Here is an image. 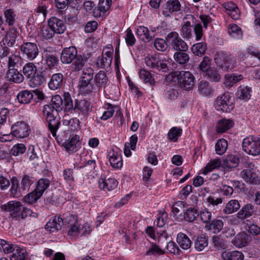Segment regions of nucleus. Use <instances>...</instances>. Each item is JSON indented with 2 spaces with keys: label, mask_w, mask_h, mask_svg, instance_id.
<instances>
[{
  "label": "nucleus",
  "mask_w": 260,
  "mask_h": 260,
  "mask_svg": "<svg viewBox=\"0 0 260 260\" xmlns=\"http://www.w3.org/2000/svg\"><path fill=\"white\" fill-rule=\"evenodd\" d=\"M33 98V93L28 90L21 91L17 95V99L19 103L23 104L29 103Z\"/></svg>",
  "instance_id": "35"
},
{
  "label": "nucleus",
  "mask_w": 260,
  "mask_h": 260,
  "mask_svg": "<svg viewBox=\"0 0 260 260\" xmlns=\"http://www.w3.org/2000/svg\"><path fill=\"white\" fill-rule=\"evenodd\" d=\"M139 77L145 83H149L150 85L155 84V81L150 73L145 70H140Z\"/></svg>",
  "instance_id": "56"
},
{
  "label": "nucleus",
  "mask_w": 260,
  "mask_h": 260,
  "mask_svg": "<svg viewBox=\"0 0 260 260\" xmlns=\"http://www.w3.org/2000/svg\"><path fill=\"white\" fill-rule=\"evenodd\" d=\"M64 110L69 112L73 109V103L71 97L69 93H66L64 95Z\"/></svg>",
  "instance_id": "63"
},
{
  "label": "nucleus",
  "mask_w": 260,
  "mask_h": 260,
  "mask_svg": "<svg viewBox=\"0 0 260 260\" xmlns=\"http://www.w3.org/2000/svg\"><path fill=\"white\" fill-rule=\"evenodd\" d=\"M207 50L206 44L203 42L194 44L191 47L192 53L197 56H202Z\"/></svg>",
  "instance_id": "47"
},
{
  "label": "nucleus",
  "mask_w": 260,
  "mask_h": 260,
  "mask_svg": "<svg viewBox=\"0 0 260 260\" xmlns=\"http://www.w3.org/2000/svg\"><path fill=\"white\" fill-rule=\"evenodd\" d=\"M180 32L183 38H190L192 34V26L189 21H186L182 25Z\"/></svg>",
  "instance_id": "52"
},
{
  "label": "nucleus",
  "mask_w": 260,
  "mask_h": 260,
  "mask_svg": "<svg viewBox=\"0 0 260 260\" xmlns=\"http://www.w3.org/2000/svg\"><path fill=\"white\" fill-rule=\"evenodd\" d=\"M93 75L94 71L91 67H86L83 69L78 84L80 91L87 93L92 92L93 88L91 82Z\"/></svg>",
  "instance_id": "2"
},
{
  "label": "nucleus",
  "mask_w": 260,
  "mask_h": 260,
  "mask_svg": "<svg viewBox=\"0 0 260 260\" xmlns=\"http://www.w3.org/2000/svg\"><path fill=\"white\" fill-rule=\"evenodd\" d=\"M182 129L177 127H173L169 131L168 136L169 139L173 141H177L178 138L180 137L182 134Z\"/></svg>",
  "instance_id": "57"
},
{
  "label": "nucleus",
  "mask_w": 260,
  "mask_h": 260,
  "mask_svg": "<svg viewBox=\"0 0 260 260\" xmlns=\"http://www.w3.org/2000/svg\"><path fill=\"white\" fill-rule=\"evenodd\" d=\"M109 161L111 166L114 169H119L122 166V158L117 153H113L109 157Z\"/></svg>",
  "instance_id": "51"
},
{
  "label": "nucleus",
  "mask_w": 260,
  "mask_h": 260,
  "mask_svg": "<svg viewBox=\"0 0 260 260\" xmlns=\"http://www.w3.org/2000/svg\"><path fill=\"white\" fill-rule=\"evenodd\" d=\"M52 106L45 105L43 109V115L48 122V128L53 137L56 136V131L58 129L60 122L53 114L54 109L56 112H60L63 108V100L59 95L53 96L51 99Z\"/></svg>",
  "instance_id": "1"
},
{
  "label": "nucleus",
  "mask_w": 260,
  "mask_h": 260,
  "mask_svg": "<svg viewBox=\"0 0 260 260\" xmlns=\"http://www.w3.org/2000/svg\"><path fill=\"white\" fill-rule=\"evenodd\" d=\"M48 24L54 34H61L66 30V26L63 21L56 17L50 18L48 20Z\"/></svg>",
  "instance_id": "18"
},
{
  "label": "nucleus",
  "mask_w": 260,
  "mask_h": 260,
  "mask_svg": "<svg viewBox=\"0 0 260 260\" xmlns=\"http://www.w3.org/2000/svg\"><path fill=\"white\" fill-rule=\"evenodd\" d=\"M164 251L159 248L156 244H153L146 252L145 255L147 256H155L157 255L163 254Z\"/></svg>",
  "instance_id": "59"
},
{
  "label": "nucleus",
  "mask_w": 260,
  "mask_h": 260,
  "mask_svg": "<svg viewBox=\"0 0 260 260\" xmlns=\"http://www.w3.org/2000/svg\"><path fill=\"white\" fill-rule=\"evenodd\" d=\"M50 181L48 179L42 178L39 180L37 186L35 190L39 194L42 196L43 193L49 186Z\"/></svg>",
  "instance_id": "50"
},
{
  "label": "nucleus",
  "mask_w": 260,
  "mask_h": 260,
  "mask_svg": "<svg viewBox=\"0 0 260 260\" xmlns=\"http://www.w3.org/2000/svg\"><path fill=\"white\" fill-rule=\"evenodd\" d=\"M208 242L207 238L204 236L198 237L195 242V248L198 251H202L208 246Z\"/></svg>",
  "instance_id": "53"
},
{
  "label": "nucleus",
  "mask_w": 260,
  "mask_h": 260,
  "mask_svg": "<svg viewBox=\"0 0 260 260\" xmlns=\"http://www.w3.org/2000/svg\"><path fill=\"white\" fill-rule=\"evenodd\" d=\"M207 78L213 82H219L221 79V75L218 70L215 68H211L206 73Z\"/></svg>",
  "instance_id": "45"
},
{
  "label": "nucleus",
  "mask_w": 260,
  "mask_h": 260,
  "mask_svg": "<svg viewBox=\"0 0 260 260\" xmlns=\"http://www.w3.org/2000/svg\"><path fill=\"white\" fill-rule=\"evenodd\" d=\"M63 76L61 73L53 74L48 83L49 87L52 90H56L60 88L62 84Z\"/></svg>",
  "instance_id": "28"
},
{
  "label": "nucleus",
  "mask_w": 260,
  "mask_h": 260,
  "mask_svg": "<svg viewBox=\"0 0 260 260\" xmlns=\"http://www.w3.org/2000/svg\"><path fill=\"white\" fill-rule=\"evenodd\" d=\"M240 176L248 183L257 184L259 182V180L256 173V169L252 165H250L249 167H247L242 171Z\"/></svg>",
  "instance_id": "11"
},
{
  "label": "nucleus",
  "mask_w": 260,
  "mask_h": 260,
  "mask_svg": "<svg viewBox=\"0 0 260 260\" xmlns=\"http://www.w3.org/2000/svg\"><path fill=\"white\" fill-rule=\"evenodd\" d=\"M228 146V142L225 139H219L215 146V150L216 153L218 155H222L225 152Z\"/></svg>",
  "instance_id": "46"
},
{
  "label": "nucleus",
  "mask_w": 260,
  "mask_h": 260,
  "mask_svg": "<svg viewBox=\"0 0 260 260\" xmlns=\"http://www.w3.org/2000/svg\"><path fill=\"white\" fill-rule=\"evenodd\" d=\"M198 212L194 208L190 207L187 209L184 213V218L185 221L191 222L193 221L198 216Z\"/></svg>",
  "instance_id": "48"
},
{
  "label": "nucleus",
  "mask_w": 260,
  "mask_h": 260,
  "mask_svg": "<svg viewBox=\"0 0 260 260\" xmlns=\"http://www.w3.org/2000/svg\"><path fill=\"white\" fill-rule=\"evenodd\" d=\"M228 31L230 35L233 38L240 39L242 37L241 29L236 24L230 25Z\"/></svg>",
  "instance_id": "54"
},
{
  "label": "nucleus",
  "mask_w": 260,
  "mask_h": 260,
  "mask_svg": "<svg viewBox=\"0 0 260 260\" xmlns=\"http://www.w3.org/2000/svg\"><path fill=\"white\" fill-rule=\"evenodd\" d=\"M78 55L77 50L75 47L71 46L64 48L61 54L60 60L63 63H72Z\"/></svg>",
  "instance_id": "16"
},
{
  "label": "nucleus",
  "mask_w": 260,
  "mask_h": 260,
  "mask_svg": "<svg viewBox=\"0 0 260 260\" xmlns=\"http://www.w3.org/2000/svg\"><path fill=\"white\" fill-rule=\"evenodd\" d=\"M216 63L224 71H228L234 69L236 66V61L231 54L223 53L218 54L215 59Z\"/></svg>",
  "instance_id": "7"
},
{
  "label": "nucleus",
  "mask_w": 260,
  "mask_h": 260,
  "mask_svg": "<svg viewBox=\"0 0 260 260\" xmlns=\"http://www.w3.org/2000/svg\"><path fill=\"white\" fill-rule=\"evenodd\" d=\"M92 107L89 102L86 100L76 101L74 109L80 111L84 115H88L89 112L91 110Z\"/></svg>",
  "instance_id": "31"
},
{
  "label": "nucleus",
  "mask_w": 260,
  "mask_h": 260,
  "mask_svg": "<svg viewBox=\"0 0 260 260\" xmlns=\"http://www.w3.org/2000/svg\"><path fill=\"white\" fill-rule=\"evenodd\" d=\"M243 150L247 153L253 156L260 154V142L258 139L254 137H247L243 141Z\"/></svg>",
  "instance_id": "6"
},
{
  "label": "nucleus",
  "mask_w": 260,
  "mask_h": 260,
  "mask_svg": "<svg viewBox=\"0 0 260 260\" xmlns=\"http://www.w3.org/2000/svg\"><path fill=\"white\" fill-rule=\"evenodd\" d=\"M251 88L245 86H240L237 92L238 98L241 100L247 101L251 96Z\"/></svg>",
  "instance_id": "42"
},
{
  "label": "nucleus",
  "mask_w": 260,
  "mask_h": 260,
  "mask_svg": "<svg viewBox=\"0 0 260 260\" xmlns=\"http://www.w3.org/2000/svg\"><path fill=\"white\" fill-rule=\"evenodd\" d=\"M213 246L217 249H224L226 248L225 241L217 236H213L212 239Z\"/></svg>",
  "instance_id": "62"
},
{
  "label": "nucleus",
  "mask_w": 260,
  "mask_h": 260,
  "mask_svg": "<svg viewBox=\"0 0 260 260\" xmlns=\"http://www.w3.org/2000/svg\"><path fill=\"white\" fill-rule=\"evenodd\" d=\"M87 58L82 56L81 55H78L76 58L74 59L72 62L70 69L72 72H79L81 70H83L87 62Z\"/></svg>",
  "instance_id": "23"
},
{
  "label": "nucleus",
  "mask_w": 260,
  "mask_h": 260,
  "mask_svg": "<svg viewBox=\"0 0 260 260\" xmlns=\"http://www.w3.org/2000/svg\"><path fill=\"white\" fill-rule=\"evenodd\" d=\"M21 51L26 58L31 61L34 60L39 53L37 45L31 42L24 43L21 46Z\"/></svg>",
  "instance_id": "10"
},
{
  "label": "nucleus",
  "mask_w": 260,
  "mask_h": 260,
  "mask_svg": "<svg viewBox=\"0 0 260 260\" xmlns=\"http://www.w3.org/2000/svg\"><path fill=\"white\" fill-rule=\"evenodd\" d=\"M63 221L61 217L55 216L50 220L46 224V229L50 232L53 233L60 230L63 225Z\"/></svg>",
  "instance_id": "21"
},
{
  "label": "nucleus",
  "mask_w": 260,
  "mask_h": 260,
  "mask_svg": "<svg viewBox=\"0 0 260 260\" xmlns=\"http://www.w3.org/2000/svg\"><path fill=\"white\" fill-rule=\"evenodd\" d=\"M167 44L166 40L165 41L161 39H156L154 42V46L155 48L158 51H164L167 48Z\"/></svg>",
  "instance_id": "64"
},
{
  "label": "nucleus",
  "mask_w": 260,
  "mask_h": 260,
  "mask_svg": "<svg viewBox=\"0 0 260 260\" xmlns=\"http://www.w3.org/2000/svg\"><path fill=\"white\" fill-rule=\"evenodd\" d=\"M118 185V182L114 178L107 179L101 178L99 181V186L101 189L110 191L115 189Z\"/></svg>",
  "instance_id": "22"
},
{
  "label": "nucleus",
  "mask_w": 260,
  "mask_h": 260,
  "mask_svg": "<svg viewBox=\"0 0 260 260\" xmlns=\"http://www.w3.org/2000/svg\"><path fill=\"white\" fill-rule=\"evenodd\" d=\"M248 235L245 232L238 233L232 240V243L236 247L242 248L247 245Z\"/></svg>",
  "instance_id": "25"
},
{
  "label": "nucleus",
  "mask_w": 260,
  "mask_h": 260,
  "mask_svg": "<svg viewBox=\"0 0 260 260\" xmlns=\"http://www.w3.org/2000/svg\"><path fill=\"white\" fill-rule=\"evenodd\" d=\"M198 91L204 96H208L212 92V89L208 82L202 81L198 85Z\"/></svg>",
  "instance_id": "44"
},
{
  "label": "nucleus",
  "mask_w": 260,
  "mask_h": 260,
  "mask_svg": "<svg viewBox=\"0 0 260 260\" xmlns=\"http://www.w3.org/2000/svg\"><path fill=\"white\" fill-rule=\"evenodd\" d=\"M112 0H99L98 6L93 10V15L98 18L103 16L111 8Z\"/></svg>",
  "instance_id": "17"
},
{
  "label": "nucleus",
  "mask_w": 260,
  "mask_h": 260,
  "mask_svg": "<svg viewBox=\"0 0 260 260\" xmlns=\"http://www.w3.org/2000/svg\"><path fill=\"white\" fill-rule=\"evenodd\" d=\"M254 211V206L251 204H247L238 212L237 217L239 219L243 220L252 216Z\"/></svg>",
  "instance_id": "27"
},
{
  "label": "nucleus",
  "mask_w": 260,
  "mask_h": 260,
  "mask_svg": "<svg viewBox=\"0 0 260 260\" xmlns=\"http://www.w3.org/2000/svg\"><path fill=\"white\" fill-rule=\"evenodd\" d=\"M180 9L181 4L178 0H169L163 6L162 14L165 17H171Z\"/></svg>",
  "instance_id": "15"
},
{
  "label": "nucleus",
  "mask_w": 260,
  "mask_h": 260,
  "mask_svg": "<svg viewBox=\"0 0 260 260\" xmlns=\"http://www.w3.org/2000/svg\"><path fill=\"white\" fill-rule=\"evenodd\" d=\"M32 183L30 177L28 175H24L22 179L21 186L19 188V192L28 191L30 185Z\"/></svg>",
  "instance_id": "58"
},
{
  "label": "nucleus",
  "mask_w": 260,
  "mask_h": 260,
  "mask_svg": "<svg viewBox=\"0 0 260 260\" xmlns=\"http://www.w3.org/2000/svg\"><path fill=\"white\" fill-rule=\"evenodd\" d=\"M36 66L32 62H28L23 67L22 72L23 75L27 79H30L35 75L37 72Z\"/></svg>",
  "instance_id": "39"
},
{
  "label": "nucleus",
  "mask_w": 260,
  "mask_h": 260,
  "mask_svg": "<svg viewBox=\"0 0 260 260\" xmlns=\"http://www.w3.org/2000/svg\"><path fill=\"white\" fill-rule=\"evenodd\" d=\"M66 222L68 224V235L71 237L78 236L79 235L80 223L78 220V217L76 215H71L67 217Z\"/></svg>",
  "instance_id": "13"
},
{
  "label": "nucleus",
  "mask_w": 260,
  "mask_h": 260,
  "mask_svg": "<svg viewBox=\"0 0 260 260\" xmlns=\"http://www.w3.org/2000/svg\"><path fill=\"white\" fill-rule=\"evenodd\" d=\"M234 125V122L230 119H222L218 121L216 126L218 133H222L231 128Z\"/></svg>",
  "instance_id": "32"
},
{
  "label": "nucleus",
  "mask_w": 260,
  "mask_h": 260,
  "mask_svg": "<svg viewBox=\"0 0 260 260\" xmlns=\"http://www.w3.org/2000/svg\"><path fill=\"white\" fill-rule=\"evenodd\" d=\"M26 150V147L23 144L15 145L11 150V153L14 156H18L23 154Z\"/></svg>",
  "instance_id": "60"
},
{
  "label": "nucleus",
  "mask_w": 260,
  "mask_h": 260,
  "mask_svg": "<svg viewBox=\"0 0 260 260\" xmlns=\"http://www.w3.org/2000/svg\"><path fill=\"white\" fill-rule=\"evenodd\" d=\"M79 142V137L76 135L71 139H69L64 142L63 146L67 151H73L76 149Z\"/></svg>",
  "instance_id": "41"
},
{
  "label": "nucleus",
  "mask_w": 260,
  "mask_h": 260,
  "mask_svg": "<svg viewBox=\"0 0 260 260\" xmlns=\"http://www.w3.org/2000/svg\"><path fill=\"white\" fill-rule=\"evenodd\" d=\"M214 106L218 111L230 112L234 107V100L229 92H225L217 98Z\"/></svg>",
  "instance_id": "3"
},
{
  "label": "nucleus",
  "mask_w": 260,
  "mask_h": 260,
  "mask_svg": "<svg viewBox=\"0 0 260 260\" xmlns=\"http://www.w3.org/2000/svg\"><path fill=\"white\" fill-rule=\"evenodd\" d=\"M54 34V32L49 25L41 26L38 32V36L40 38L46 40L52 39Z\"/></svg>",
  "instance_id": "34"
},
{
  "label": "nucleus",
  "mask_w": 260,
  "mask_h": 260,
  "mask_svg": "<svg viewBox=\"0 0 260 260\" xmlns=\"http://www.w3.org/2000/svg\"><path fill=\"white\" fill-rule=\"evenodd\" d=\"M166 40L168 44L176 51H186L188 49L187 44L176 31H172L168 34Z\"/></svg>",
  "instance_id": "5"
},
{
  "label": "nucleus",
  "mask_w": 260,
  "mask_h": 260,
  "mask_svg": "<svg viewBox=\"0 0 260 260\" xmlns=\"http://www.w3.org/2000/svg\"><path fill=\"white\" fill-rule=\"evenodd\" d=\"M6 77L9 81L18 84L22 83L24 79V76L17 69L14 68L8 70Z\"/></svg>",
  "instance_id": "24"
},
{
  "label": "nucleus",
  "mask_w": 260,
  "mask_h": 260,
  "mask_svg": "<svg viewBox=\"0 0 260 260\" xmlns=\"http://www.w3.org/2000/svg\"><path fill=\"white\" fill-rule=\"evenodd\" d=\"M113 49L112 48L106 47L104 48L102 56L99 57L96 61V65L100 68L108 69L112 63L113 59Z\"/></svg>",
  "instance_id": "8"
},
{
  "label": "nucleus",
  "mask_w": 260,
  "mask_h": 260,
  "mask_svg": "<svg viewBox=\"0 0 260 260\" xmlns=\"http://www.w3.org/2000/svg\"><path fill=\"white\" fill-rule=\"evenodd\" d=\"M221 165V161L219 158H216L211 160L202 169V173L206 175L208 172L219 168Z\"/></svg>",
  "instance_id": "40"
},
{
  "label": "nucleus",
  "mask_w": 260,
  "mask_h": 260,
  "mask_svg": "<svg viewBox=\"0 0 260 260\" xmlns=\"http://www.w3.org/2000/svg\"><path fill=\"white\" fill-rule=\"evenodd\" d=\"M0 245L2 247L5 253H10L13 252V253L11 257V260L25 259V251L19 247L14 246L7 243L4 240H1Z\"/></svg>",
  "instance_id": "4"
},
{
  "label": "nucleus",
  "mask_w": 260,
  "mask_h": 260,
  "mask_svg": "<svg viewBox=\"0 0 260 260\" xmlns=\"http://www.w3.org/2000/svg\"><path fill=\"white\" fill-rule=\"evenodd\" d=\"M49 75L47 74L46 70L38 71L30 79V82L34 86H39L46 81Z\"/></svg>",
  "instance_id": "20"
},
{
  "label": "nucleus",
  "mask_w": 260,
  "mask_h": 260,
  "mask_svg": "<svg viewBox=\"0 0 260 260\" xmlns=\"http://www.w3.org/2000/svg\"><path fill=\"white\" fill-rule=\"evenodd\" d=\"M11 134L19 138L26 137L29 134V126L24 122H17L12 126Z\"/></svg>",
  "instance_id": "14"
},
{
  "label": "nucleus",
  "mask_w": 260,
  "mask_h": 260,
  "mask_svg": "<svg viewBox=\"0 0 260 260\" xmlns=\"http://www.w3.org/2000/svg\"><path fill=\"white\" fill-rule=\"evenodd\" d=\"M239 162V159L237 155L235 154L228 155L223 160V165L230 169L237 167Z\"/></svg>",
  "instance_id": "37"
},
{
  "label": "nucleus",
  "mask_w": 260,
  "mask_h": 260,
  "mask_svg": "<svg viewBox=\"0 0 260 260\" xmlns=\"http://www.w3.org/2000/svg\"><path fill=\"white\" fill-rule=\"evenodd\" d=\"M177 242L180 247L184 250L188 249L191 245L190 239L182 233H180L177 235Z\"/></svg>",
  "instance_id": "33"
},
{
  "label": "nucleus",
  "mask_w": 260,
  "mask_h": 260,
  "mask_svg": "<svg viewBox=\"0 0 260 260\" xmlns=\"http://www.w3.org/2000/svg\"><path fill=\"white\" fill-rule=\"evenodd\" d=\"M177 75L178 83L181 87L189 89L194 85V78L189 72L181 71Z\"/></svg>",
  "instance_id": "9"
},
{
  "label": "nucleus",
  "mask_w": 260,
  "mask_h": 260,
  "mask_svg": "<svg viewBox=\"0 0 260 260\" xmlns=\"http://www.w3.org/2000/svg\"><path fill=\"white\" fill-rule=\"evenodd\" d=\"M244 257L243 254L238 251H224L221 254L223 260H243Z\"/></svg>",
  "instance_id": "30"
},
{
  "label": "nucleus",
  "mask_w": 260,
  "mask_h": 260,
  "mask_svg": "<svg viewBox=\"0 0 260 260\" xmlns=\"http://www.w3.org/2000/svg\"><path fill=\"white\" fill-rule=\"evenodd\" d=\"M42 196L35 190L34 191L28 193L24 198L25 202L29 204H32L36 202Z\"/></svg>",
  "instance_id": "61"
},
{
  "label": "nucleus",
  "mask_w": 260,
  "mask_h": 260,
  "mask_svg": "<svg viewBox=\"0 0 260 260\" xmlns=\"http://www.w3.org/2000/svg\"><path fill=\"white\" fill-rule=\"evenodd\" d=\"M185 51L176 52L174 54L175 60L179 64H185L189 61V57Z\"/></svg>",
  "instance_id": "49"
},
{
  "label": "nucleus",
  "mask_w": 260,
  "mask_h": 260,
  "mask_svg": "<svg viewBox=\"0 0 260 260\" xmlns=\"http://www.w3.org/2000/svg\"><path fill=\"white\" fill-rule=\"evenodd\" d=\"M5 22L9 26L13 25L16 21V15L12 9H7L4 12Z\"/></svg>",
  "instance_id": "55"
},
{
  "label": "nucleus",
  "mask_w": 260,
  "mask_h": 260,
  "mask_svg": "<svg viewBox=\"0 0 260 260\" xmlns=\"http://www.w3.org/2000/svg\"><path fill=\"white\" fill-rule=\"evenodd\" d=\"M243 79V76L241 74H228L224 76V84L227 88H230Z\"/></svg>",
  "instance_id": "26"
},
{
  "label": "nucleus",
  "mask_w": 260,
  "mask_h": 260,
  "mask_svg": "<svg viewBox=\"0 0 260 260\" xmlns=\"http://www.w3.org/2000/svg\"><path fill=\"white\" fill-rule=\"evenodd\" d=\"M58 63V59L56 55L50 53H47L45 56V64L47 72L48 70H50L54 68L57 66Z\"/></svg>",
  "instance_id": "29"
},
{
  "label": "nucleus",
  "mask_w": 260,
  "mask_h": 260,
  "mask_svg": "<svg viewBox=\"0 0 260 260\" xmlns=\"http://www.w3.org/2000/svg\"><path fill=\"white\" fill-rule=\"evenodd\" d=\"M94 80L98 87L102 88L105 87L108 82V78L104 71H100L95 75Z\"/></svg>",
  "instance_id": "43"
},
{
  "label": "nucleus",
  "mask_w": 260,
  "mask_h": 260,
  "mask_svg": "<svg viewBox=\"0 0 260 260\" xmlns=\"http://www.w3.org/2000/svg\"><path fill=\"white\" fill-rule=\"evenodd\" d=\"M136 33L138 37L146 43L150 42L155 37L154 31H149L147 27L144 26H139Z\"/></svg>",
  "instance_id": "19"
},
{
  "label": "nucleus",
  "mask_w": 260,
  "mask_h": 260,
  "mask_svg": "<svg viewBox=\"0 0 260 260\" xmlns=\"http://www.w3.org/2000/svg\"><path fill=\"white\" fill-rule=\"evenodd\" d=\"M22 65V58L20 56L15 54H12L8 57V70L12 68L16 69Z\"/></svg>",
  "instance_id": "38"
},
{
  "label": "nucleus",
  "mask_w": 260,
  "mask_h": 260,
  "mask_svg": "<svg viewBox=\"0 0 260 260\" xmlns=\"http://www.w3.org/2000/svg\"><path fill=\"white\" fill-rule=\"evenodd\" d=\"M240 208L239 202L236 200L230 201L223 209V212L226 214H230L236 212Z\"/></svg>",
  "instance_id": "36"
},
{
  "label": "nucleus",
  "mask_w": 260,
  "mask_h": 260,
  "mask_svg": "<svg viewBox=\"0 0 260 260\" xmlns=\"http://www.w3.org/2000/svg\"><path fill=\"white\" fill-rule=\"evenodd\" d=\"M2 208L6 212H10L12 218H19L23 209V205L21 202L16 201H11L5 204Z\"/></svg>",
  "instance_id": "12"
}]
</instances>
